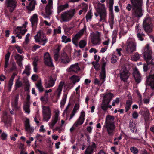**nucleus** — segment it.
<instances>
[{
  "label": "nucleus",
  "mask_w": 154,
  "mask_h": 154,
  "mask_svg": "<svg viewBox=\"0 0 154 154\" xmlns=\"http://www.w3.org/2000/svg\"><path fill=\"white\" fill-rule=\"evenodd\" d=\"M38 78V76L36 74H33L31 78L32 80L36 81Z\"/></svg>",
  "instance_id": "69168bd1"
},
{
  "label": "nucleus",
  "mask_w": 154,
  "mask_h": 154,
  "mask_svg": "<svg viewBox=\"0 0 154 154\" xmlns=\"http://www.w3.org/2000/svg\"><path fill=\"white\" fill-rule=\"evenodd\" d=\"M146 48L145 49L146 51L143 54L144 59L146 60L148 65H151L152 66H154V62L153 60H151L150 61H149L152 58V50L149 49V46H146Z\"/></svg>",
  "instance_id": "423d86ee"
},
{
  "label": "nucleus",
  "mask_w": 154,
  "mask_h": 154,
  "mask_svg": "<svg viewBox=\"0 0 154 154\" xmlns=\"http://www.w3.org/2000/svg\"><path fill=\"white\" fill-rule=\"evenodd\" d=\"M109 18L108 22L109 23L111 29H112L114 24V15L113 14V7L114 4V0H109Z\"/></svg>",
  "instance_id": "39448f33"
},
{
  "label": "nucleus",
  "mask_w": 154,
  "mask_h": 154,
  "mask_svg": "<svg viewBox=\"0 0 154 154\" xmlns=\"http://www.w3.org/2000/svg\"><path fill=\"white\" fill-rule=\"evenodd\" d=\"M99 76L100 80H99L97 78H95L94 80V83L99 86H101L105 81L106 77V72L105 71L103 67L102 68V70L101 71Z\"/></svg>",
  "instance_id": "f8f14e48"
},
{
  "label": "nucleus",
  "mask_w": 154,
  "mask_h": 154,
  "mask_svg": "<svg viewBox=\"0 0 154 154\" xmlns=\"http://www.w3.org/2000/svg\"><path fill=\"white\" fill-rule=\"evenodd\" d=\"M145 84L146 87L150 86L152 90L154 91V74H150L146 77Z\"/></svg>",
  "instance_id": "4468645a"
},
{
  "label": "nucleus",
  "mask_w": 154,
  "mask_h": 154,
  "mask_svg": "<svg viewBox=\"0 0 154 154\" xmlns=\"http://www.w3.org/2000/svg\"><path fill=\"white\" fill-rule=\"evenodd\" d=\"M135 29L137 32V36L138 40L141 41H143L144 40L143 37L145 36L144 34L141 31L140 27L137 25L136 26Z\"/></svg>",
  "instance_id": "4be33fe9"
},
{
  "label": "nucleus",
  "mask_w": 154,
  "mask_h": 154,
  "mask_svg": "<svg viewBox=\"0 0 154 154\" xmlns=\"http://www.w3.org/2000/svg\"><path fill=\"white\" fill-rule=\"evenodd\" d=\"M119 98H117L115 100L113 101L112 103V106H115V104H118L119 102Z\"/></svg>",
  "instance_id": "0e129e2a"
},
{
  "label": "nucleus",
  "mask_w": 154,
  "mask_h": 154,
  "mask_svg": "<svg viewBox=\"0 0 154 154\" xmlns=\"http://www.w3.org/2000/svg\"><path fill=\"white\" fill-rule=\"evenodd\" d=\"M143 25L144 30L146 32L150 33L152 32V24L149 18H145L143 21Z\"/></svg>",
  "instance_id": "9d476101"
},
{
  "label": "nucleus",
  "mask_w": 154,
  "mask_h": 154,
  "mask_svg": "<svg viewBox=\"0 0 154 154\" xmlns=\"http://www.w3.org/2000/svg\"><path fill=\"white\" fill-rule=\"evenodd\" d=\"M120 78L122 81L125 82V69H123V72L120 74Z\"/></svg>",
  "instance_id": "79ce46f5"
},
{
  "label": "nucleus",
  "mask_w": 154,
  "mask_h": 154,
  "mask_svg": "<svg viewBox=\"0 0 154 154\" xmlns=\"http://www.w3.org/2000/svg\"><path fill=\"white\" fill-rule=\"evenodd\" d=\"M64 82L61 81L59 83L58 88L56 92L57 93V98L58 99L61 94V92L62 90V88L63 85L64 84Z\"/></svg>",
  "instance_id": "c85d7f7f"
},
{
  "label": "nucleus",
  "mask_w": 154,
  "mask_h": 154,
  "mask_svg": "<svg viewBox=\"0 0 154 154\" xmlns=\"http://www.w3.org/2000/svg\"><path fill=\"white\" fill-rule=\"evenodd\" d=\"M30 21L32 26L37 24L38 21L37 15L36 14H34L31 17Z\"/></svg>",
  "instance_id": "7c9ffc66"
},
{
  "label": "nucleus",
  "mask_w": 154,
  "mask_h": 154,
  "mask_svg": "<svg viewBox=\"0 0 154 154\" xmlns=\"http://www.w3.org/2000/svg\"><path fill=\"white\" fill-rule=\"evenodd\" d=\"M127 95V97L128 100L126 102V112L130 109L131 106L133 103L131 96L130 94V92L126 90V95Z\"/></svg>",
  "instance_id": "6ab92c4d"
},
{
  "label": "nucleus",
  "mask_w": 154,
  "mask_h": 154,
  "mask_svg": "<svg viewBox=\"0 0 154 154\" xmlns=\"http://www.w3.org/2000/svg\"><path fill=\"white\" fill-rule=\"evenodd\" d=\"M85 116V113L83 111H82L80 116L78 119L74 123V125L76 127H78L79 125H82L85 119L84 117Z\"/></svg>",
  "instance_id": "aec40b11"
},
{
  "label": "nucleus",
  "mask_w": 154,
  "mask_h": 154,
  "mask_svg": "<svg viewBox=\"0 0 154 154\" xmlns=\"http://www.w3.org/2000/svg\"><path fill=\"white\" fill-rule=\"evenodd\" d=\"M60 60L62 63L65 64L68 63L70 61L67 54L64 51L61 53Z\"/></svg>",
  "instance_id": "b1692460"
},
{
  "label": "nucleus",
  "mask_w": 154,
  "mask_h": 154,
  "mask_svg": "<svg viewBox=\"0 0 154 154\" xmlns=\"http://www.w3.org/2000/svg\"><path fill=\"white\" fill-rule=\"evenodd\" d=\"M97 146L94 142H92L91 145L89 146L85 151V154H91L93 152L94 149L96 148Z\"/></svg>",
  "instance_id": "393cba45"
},
{
  "label": "nucleus",
  "mask_w": 154,
  "mask_h": 154,
  "mask_svg": "<svg viewBox=\"0 0 154 154\" xmlns=\"http://www.w3.org/2000/svg\"><path fill=\"white\" fill-rule=\"evenodd\" d=\"M61 27L59 26L58 27L57 29H55L54 30V35H55L57 33L58 34H60L61 33Z\"/></svg>",
  "instance_id": "8fccbe9b"
},
{
  "label": "nucleus",
  "mask_w": 154,
  "mask_h": 154,
  "mask_svg": "<svg viewBox=\"0 0 154 154\" xmlns=\"http://www.w3.org/2000/svg\"><path fill=\"white\" fill-rule=\"evenodd\" d=\"M138 116V114L137 112H134L132 114L133 118L136 119L137 118Z\"/></svg>",
  "instance_id": "338daca9"
},
{
  "label": "nucleus",
  "mask_w": 154,
  "mask_h": 154,
  "mask_svg": "<svg viewBox=\"0 0 154 154\" xmlns=\"http://www.w3.org/2000/svg\"><path fill=\"white\" fill-rule=\"evenodd\" d=\"M15 48L17 50L18 52L20 54H22L23 52V51L20 48V47L17 45H15Z\"/></svg>",
  "instance_id": "680f3d73"
},
{
  "label": "nucleus",
  "mask_w": 154,
  "mask_h": 154,
  "mask_svg": "<svg viewBox=\"0 0 154 154\" xmlns=\"http://www.w3.org/2000/svg\"><path fill=\"white\" fill-rule=\"evenodd\" d=\"M53 7H49L46 6L45 7V12L47 15H50L52 13V11L51 9Z\"/></svg>",
  "instance_id": "4c0bfd02"
},
{
  "label": "nucleus",
  "mask_w": 154,
  "mask_h": 154,
  "mask_svg": "<svg viewBox=\"0 0 154 154\" xmlns=\"http://www.w3.org/2000/svg\"><path fill=\"white\" fill-rule=\"evenodd\" d=\"M114 117L110 115H108L105 121V127L107 129L108 134H112L115 129V125L114 122Z\"/></svg>",
  "instance_id": "f03ea898"
},
{
  "label": "nucleus",
  "mask_w": 154,
  "mask_h": 154,
  "mask_svg": "<svg viewBox=\"0 0 154 154\" xmlns=\"http://www.w3.org/2000/svg\"><path fill=\"white\" fill-rule=\"evenodd\" d=\"M14 57L15 59L17 60V63L18 66L21 67L22 66V61L23 59V57L18 54L16 53Z\"/></svg>",
  "instance_id": "cd10ccee"
},
{
  "label": "nucleus",
  "mask_w": 154,
  "mask_h": 154,
  "mask_svg": "<svg viewBox=\"0 0 154 154\" xmlns=\"http://www.w3.org/2000/svg\"><path fill=\"white\" fill-rule=\"evenodd\" d=\"M92 13L91 11L88 12L86 16V19L87 21H88V20H91L92 17V15H91Z\"/></svg>",
  "instance_id": "49530a36"
},
{
  "label": "nucleus",
  "mask_w": 154,
  "mask_h": 154,
  "mask_svg": "<svg viewBox=\"0 0 154 154\" xmlns=\"http://www.w3.org/2000/svg\"><path fill=\"white\" fill-rule=\"evenodd\" d=\"M36 86L37 88L38 89L40 92H42L44 91V89L43 88L41 82H39L36 84Z\"/></svg>",
  "instance_id": "37998d69"
},
{
  "label": "nucleus",
  "mask_w": 154,
  "mask_h": 154,
  "mask_svg": "<svg viewBox=\"0 0 154 154\" xmlns=\"http://www.w3.org/2000/svg\"><path fill=\"white\" fill-rule=\"evenodd\" d=\"M68 4L67 3H66L63 5H61L59 6L58 7L57 13L58 14L60 13L63 10L68 8Z\"/></svg>",
  "instance_id": "2f4dec72"
},
{
  "label": "nucleus",
  "mask_w": 154,
  "mask_h": 154,
  "mask_svg": "<svg viewBox=\"0 0 154 154\" xmlns=\"http://www.w3.org/2000/svg\"><path fill=\"white\" fill-rule=\"evenodd\" d=\"M105 58L104 57H103L101 60V71L102 70V69L103 67V68H104V71L105 72H106L105 70V67L106 65V62L105 61Z\"/></svg>",
  "instance_id": "58836bf2"
},
{
  "label": "nucleus",
  "mask_w": 154,
  "mask_h": 154,
  "mask_svg": "<svg viewBox=\"0 0 154 154\" xmlns=\"http://www.w3.org/2000/svg\"><path fill=\"white\" fill-rule=\"evenodd\" d=\"M79 105L77 104H75V105L74 108L72 110V112H74V113L75 114L76 111L78 110L79 108Z\"/></svg>",
  "instance_id": "6e6d98bb"
},
{
  "label": "nucleus",
  "mask_w": 154,
  "mask_h": 154,
  "mask_svg": "<svg viewBox=\"0 0 154 154\" xmlns=\"http://www.w3.org/2000/svg\"><path fill=\"white\" fill-rule=\"evenodd\" d=\"M24 82L25 83V91H28L29 90L30 86L29 82L27 79H26L24 80Z\"/></svg>",
  "instance_id": "ea45409f"
},
{
  "label": "nucleus",
  "mask_w": 154,
  "mask_h": 154,
  "mask_svg": "<svg viewBox=\"0 0 154 154\" xmlns=\"http://www.w3.org/2000/svg\"><path fill=\"white\" fill-rule=\"evenodd\" d=\"M40 100L42 102H43L46 103L47 101V99L45 95L44 96L41 97L40 98Z\"/></svg>",
  "instance_id": "e2e57ef3"
},
{
  "label": "nucleus",
  "mask_w": 154,
  "mask_h": 154,
  "mask_svg": "<svg viewBox=\"0 0 154 154\" xmlns=\"http://www.w3.org/2000/svg\"><path fill=\"white\" fill-rule=\"evenodd\" d=\"M7 135L5 133L3 132L1 135V139L3 140H5L7 139Z\"/></svg>",
  "instance_id": "bf43d9fd"
},
{
  "label": "nucleus",
  "mask_w": 154,
  "mask_h": 154,
  "mask_svg": "<svg viewBox=\"0 0 154 154\" xmlns=\"http://www.w3.org/2000/svg\"><path fill=\"white\" fill-rule=\"evenodd\" d=\"M22 28V27L18 26L14 30V33L15 34H20L21 30Z\"/></svg>",
  "instance_id": "864d4df0"
},
{
  "label": "nucleus",
  "mask_w": 154,
  "mask_h": 154,
  "mask_svg": "<svg viewBox=\"0 0 154 154\" xmlns=\"http://www.w3.org/2000/svg\"><path fill=\"white\" fill-rule=\"evenodd\" d=\"M25 129L26 131L29 133H32L33 132L34 128L30 127L29 121V119H27L25 121Z\"/></svg>",
  "instance_id": "a878e982"
},
{
  "label": "nucleus",
  "mask_w": 154,
  "mask_h": 154,
  "mask_svg": "<svg viewBox=\"0 0 154 154\" xmlns=\"http://www.w3.org/2000/svg\"><path fill=\"white\" fill-rule=\"evenodd\" d=\"M19 97V94H17L15 96L14 100L11 103L12 106L16 110L18 109L19 108L18 106Z\"/></svg>",
  "instance_id": "c756f323"
},
{
  "label": "nucleus",
  "mask_w": 154,
  "mask_h": 154,
  "mask_svg": "<svg viewBox=\"0 0 154 154\" xmlns=\"http://www.w3.org/2000/svg\"><path fill=\"white\" fill-rule=\"evenodd\" d=\"M48 81L46 82L45 84L46 88L53 86L55 84V82L56 80V77L55 76H51L48 78Z\"/></svg>",
  "instance_id": "a211bd4d"
},
{
  "label": "nucleus",
  "mask_w": 154,
  "mask_h": 154,
  "mask_svg": "<svg viewBox=\"0 0 154 154\" xmlns=\"http://www.w3.org/2000/svg\"><path fill=\"white\" fill-rule=\"evenodd\" d=\"M17 68L16 63L14 61H13L12 63V67L10 69L11 71L16 69Z\"/></svg>",
  "instance_id": "4d7b16f0"
},
{
  "label": "nucleus",
  "mask_w": 154,
  "mask_h": 154,
  "mask_svg": "<svg viewBox=\"0 0 154 154\" xmlns=\"http://www.w3.org/2000/svg\"><path fill=\"white\" fill-rule=\"evenodd\" d=\"M70 79L72 81V83L75 85L76 82H78L80 80L79 78L77 76L73 75L72 76Z\"/></svg>",
  "instance_id": "72a5a7b5"
},
{
  "label": "nucleus",
  "mask_w": 154,
  "mask_h": 154,
  "mask_svg": "<svg viewBox=\"0 0 154 154\" xmlns=\"http://www.w3.org/2000/svg\"><path fill=\"white\" fill-rule=\"evenodd\" d=\"M82 5H83L82 10L85 13L87 11L88 5L85 3H82Z\"/></svg>",
  "instance_id": "603ef678"
},
{
  "label": "nucleus",
  "mask_w": 154,
  "mask_h": 154,
  "mask_svg": "<svg viewBox=\"0 0 154 154\" xmlns=\"http://www.w3.org/2000/svg\"><path fill=\"white\" fill-rule=\"evenodd\" d=\"M86 29V26L84 25L83 28L77 33L72 38V42L75 45H77L78 41L80 38L81 36L83 35L84 31Z\"/></svg>",
  "instance_id": "2eb2a0df"
},
{
  "label": "nucleus",
  "mask_w": 154,
  "mask_h": 154,
  "mask_svg": "<svg viewBox=\"0 0 154 154\" xmlns=\"http://www.w3.org/2000/svg\"><path fill=\"white\" fill-rule=\"evenodd\" d=\"M34 38L36 42H39V44L43 45H44L47 42V39L45 35L41 33L40 31L38 32Z\"/></svg>",
  "instance_id": "1a4fd4ad"
},
{
  "label": "nucleus",
  "mask_w": 154,
  "mask_h": 154,
  "mask_svg": "<svg viewBox=\"0 0 154 154\" xmlns=\"http://www.w3.org/2000/svg\"><path fill=\"white\" fill-rule=\"evenodd\" d=\"M113 94L111 93H108L105 95L103 98V101L101 107L104 111H106L108 108V106L112 98L113 97Z\"/></svg>",
  "instance_id": "7ed1b4c3"
},
{
  "label": "nucleus",
  "mask_w": 154,
  "mask_h": 154,
  "mask_svg": "<svg viewBox=\"0 0 154 154\" xmlns=\"http://www.w3.org/2000/svg\"><path fill=\"white\" fill-rule=\"evenodd\" d=\"M17 3V2L15 0H6L5 3L7 8H8L9 12L12 13L15 9Z\"/></svg>",
  "instance_id": "9b49d317"
},
{
  "label": "nucleus",
  "mask_w": 154,
  "mask_h": 154,
  "mask_svg": "<svg viewBox=\"0 0 154 154\" xmlns=\"http://www.w3.org/2000/svg\"><path fill=\"white\" fill-rule=\"evenodd\" d=\"M97 52V51L96 49L94 48H91L89 50V52L91 53L94 52V53H96Z\"/></svg>",
  "instance_id": "774afa93"
},
{
  "label": "nucleus",
  "mask_w": 154,
  "mask_h": 154,
  "mask_svg": "<svg viewBox=\"0 0 154 154\" xmlns=\"http://www.w3.org/2000/svg\"><path fill=\"white\" fill-rule=\"evenodd\" d=\"M60 48L59 47H58L54 51V55H59V52L60 50Z\"/></svg>",
  "instance_id": "052dcab7"
},
{
  "label": "nucleus",
  "mask_w": 154,
  "mask_h": 154,
  "mask_svg": "<svg viewBox=\"0 0 154 154\" xmlns=\"http://www.w3.org/2000/svg\"><path fill=\"white\" fill-rule=\"evenodd\" d=\"M80 70V67L78 66V63H76L75 64L71 65L68 69V72H74L75 73H77L78 71Z\"/></svg>",
  "instance_id": "bb28decb"
},
{
  "label": "nucleus",
  "mask_w": 154,
  "mask_h": 154,
  "mask_svg": "<svg viewBox=\"0 0 154 154\" xmlns=\"http://www.w3.org/2000/svg\"><path fill=\"white\" fill-rule=\"evenodd\" d=\"M130 150L134 154H137L138 152V149L135 147H131Z\"/></svg>",
  "instance_id": "09e8293b"
},
{
  "label": "nucleus",
  "mask_w": 154,
  "mask_h": 154,
  "mask_svg": "<svg viewBox=\"0 0 154 154\" xmlns=\"http://www.w3.org/2000/svg\"><path fill=\"white\" fill-rule=\"evenodd\" d=\"M44 59L45 65L51 67L53 66L51 59L48 52H47L44 53Z\"/></svg>",
  "instance_id": "f3484780"
},
{
  "label": "nucleus",
  "mask_w": 154,
  "mask_h": 154,
  "mask_svg": "<svg viewBox=\"0 0 154 154\" xmlns=\"http://www.w3.org/2000/svg\"><path fill=\"white\" fill-rule=\"evenodd\" d=\"M75 9H73L69 11L65 12L61 14V18L63 22H67L71 20L74 16Z\"/></svg>",
  "instance_id": "6e6552de"
},
{
  "label": "nucleus",
  "mask_w": 154,
  "mask_h": 154,
  "mask_svg": "<svg viewBox=\"0 0 154 154\" xmlns=\"http://www.w3.org/2000/svg\"><path fill=\"white\" fill-rule=\"evenodd\" d=\"M132 14L137 18L141 17L143 14L142 9L143 0H132Z\"/></svg>",
  "instance_id": "f257e3e1"
},
{
  "label": "nucleus",
  "mask_w": 154,
  "mask_h": 154,
  "mask_svg": "<svg viewBox=\"0 0 154 154\" xmlns=\"http://www.w3.org/2000/svg\"><path fill=\"white\" fill-rule=\"evenodd\" d=\"M33 1L31 2L28 6L26 7V8L29 11H33L35 8V4H34Z\"/></svg>",
  "instance_id": "f704fd0d"
},
{
  "label": "nucleus",
  "mask_w": 154,
  "mask_h": 154,
  "mask_svg": "<svg viewBox=\"0 0 154 154\" xmlns=\"http://www.w3.org/2000/svg\"><path fill=\"white\" fill-rule=\"evenodd\" d=\"M33 65L37 66V63L39 59L38 57L37 56L33 58Z\"/></svg>",
  "instance_id": "5fc2aeb1"
},
{
  "label": "nucleus",
  "mask_w": 154,
  "mask_h": 154,
  "mask_svg": "<svg viewBox=\"0 0 154 154\" xmlns=\"http://www.w3.org/2000/svg\"><path fill=\"white\" fill-rule=\"evenodd\" d=\"M127 48H126V54H131L136 50V45L134 39L129 38L127 41Z\"/></svg>",
  "instance_id": "0eeeda50"
},
{
  "label": "nucleus",
  "mask_w": 154,
  "mask_h": 154,
  "mask_svg": "<svg viewBox=\"0 0 154 154\" xmlns=\"http://www.w3.org/2000/svg\"><path fill=\"white\" fill-rule=\"evenodd\" d=\"M101 39L100 38L99 33H92L91 35V41L94 45H99L100 43Z\"/></svg>",
  "instance_id": "dca6fc26"
},
{
  "label": "nucleus",
  "mask_w": 154,
  "mask_h": 154,
  "mask_svg": "<svg viewBox=\"0 0 154 154\" xmlns=\"http://www.w3.org/2000/svg\"><path fill=\"white\" fill-rule=\"evenodd\" d=\"M99 5L100 6H98L97 7V11L100 17L99 21L101 22L103 20H105L106 19L107 17V12L104 4L99 2L98 3V5Z\"/></svg>",
  "instance_id": "20e7f679"
},
{
  "label": "nucleus",
  "mask_w": 154,
  "mask_h": 154,
  "mask_svg": "<svg viewBox=\"0 0 154 154\" xmlns=\"http://www.w3.org/2000/svg\"><path fill=\"white\" fill-rule=\"evenodd\" d=\"M150 115L149 111L148 110H146L144 112L143 115L144 116L145 118L149 119V116Z\"/></svg>",
  "instance_id": "3c124183"
},
{
  "label": "nucleus",
  "mask_w": 154,
  "mask_h": 154,
  "mask_svg": "<svg viewBox=\"0 0 154 154\" xmlns=\"http://www.w3.org/2000/svg\"><path fill=\"white\" fill-rule=\"evenodd\" d=\"M30 103H25L23 106V109L25 111V112L28 114L30 112Z\"/></svg>",
  "instance_id": "473e14b6"
},
{
  "label": "nucleus",
  "mask_w": 154,
  "mask_h": 154,
  "mask_svg": "<svg viewBox=\"0 0 154 154\" xmlns=\"http://www.w3.org/2000/svg\"><path fill=\"white\" fill-rule=\"evenodd\" d=\"M42 113L44 120L48 121L51 116V111L49 107L43 106Z\"/></svg>",
  "instance_id": "ddd939ff"
},
{
  "label": "nucleus",
  "mask_w": 154,
  "mask_h": 154,
  "mask_svg": "<svg viewBox=\"0 0 154 154\" xmlns=\"http://www.w3.org/2000/svg\"><path fill=\"white\" fill-rule=\"evenodd\" d=\"M29 36L30 34L29 33H28L26 35L25 42L23 43V45H26L28 44L29 41Z\"/></svg>",
  "instance_id": "de8ad7c7"
},
{
  "label": "nucleus",
  "mask_w": 154,
  "mask_h": 154,
  "mask_svg": "<svg viewBox=\"0 0 154 154\" xmlns=\"http://www.w3.org/2000/svg\"><path fill=\"white\" fill-rule=\"evenodd\" d=\"M19 78L16 81L15 83V86L16 89L20 87L22 85V83L21 81L19 80Z\"/></svg>",
  "instance_id": "c03bdc74"
},
{
  "label": "nucleus",
  "mask_w": 154,
  "mask_h": 154,
  "mask_svg": "<svg viewBox=\"0 0 154 154\" xmlns=\"http://www.w3.org/2000/svg\"><path fill=\"white\" fill-rule=\"evenodd\" d=\"M30 66L29 65L26 66L25 67V69L23 71V74H26L27 76L29 75L30 74Z\"/></svg>",
  "instance_id": "e433bc0d"
},
{
  "label": "nucleus",
  "mask_w": 154,
  "mask_h": 154,
  "mask_svg": "<svg viewBox=\"0 0 154 154\" xmlns=\"http://www.w3.org/2000/svg\"><path fill=\"white\" fill-rule=\"evenodd\" d=\"M67 98V95L65 94L63 95L62 99L60 102V105L61 106L63 107L64 105Z\"/></svg>",
  "instance_id": "a19ab883"
},
{
  "label": "nucleus",
  "mask_w": 154,
  "mask_h": 154,
  "mask_svg": "<svg viewBox=\"0 0 154 154\" xmlns=\"http://www.w3.org/2000/svg\"><path fill=\"white\" fill-rule=\"evenodd\" d=\"M10 54V53L9 51L7 53L5 57V61H9Z\"/></svg>",
  "instance_id": "13d9d810"
},
{
  "label": "nucleus",
  "mask_w": 154,
  "mask_h": 154,
  "mask_svg": "<svg viewBox=\"0 0 154 154\" xmlns=\"http://www.w3.org/2000/svg\"><path fill=\"white\" fill-rule=\"evenodd\" d=\"M59 111L57 110V111L53 117L51 122L49 123V125L51 128H52L54 126L55 124L57 122L59 116Z\"/></svg>",
  "instance_id": "412c9836"
},
{
  "label": "nucleus",
  "mask_w": 154,
  "mask_h": 154,
  "mask_svg": "<svg viewBox=\"0 0 154 154\" xmlns=\"http://www.w3.org/2000/svg\"><path fill=\"white\" fill-rule=\"evenodd\" d=\"M133 76L137 83H139L140 82L141 79V74L137 69H136L134 70L133 73Z\"/></svg>",
  "instance_id": "5701e85b"
},
{
  "label": "nucleus",
  "mask_w": 154,
  "mask_h": 154,
  "mask_svg": "<svg viewBox=\"0 0 154 154\" xmlns=\"http://www.w3.org/2000/svg\"><path fill=\"white\" fill-rule=\"evenodd\" d=\"M131 59L133 61H137L140 58L139 55L138 53H135L133 56L131 57Z\"/></svg>",
  "instance_id": "c9c22d12"
},
{
  "label": "nucleus",
  "mask_w": 154,
  "mask_h": 154,
  "mask_svg": "<svg viewBox=\"0 0 154 154\" xmlns=\"http://www.w3.org/2000/svg\"><path fill=\"white\" fill-rule=\"evenodd\" d=\"M86 43L84 40H81L79 43V45L81 48H84L86 45Z\"/></svg>",
  "instance_id": "a18cd8bd"
}]
</instances>
